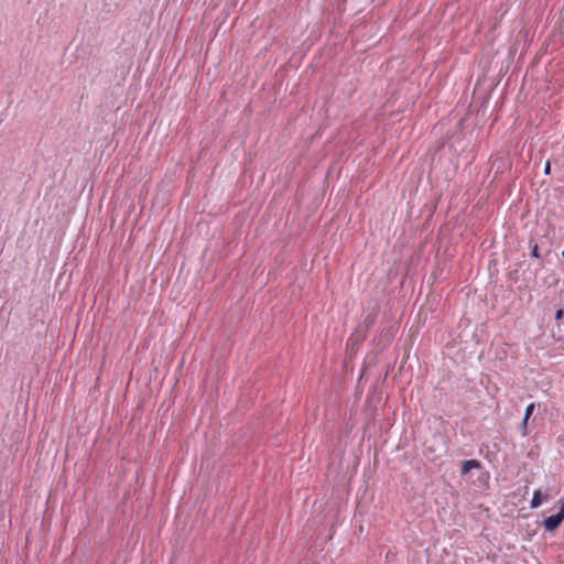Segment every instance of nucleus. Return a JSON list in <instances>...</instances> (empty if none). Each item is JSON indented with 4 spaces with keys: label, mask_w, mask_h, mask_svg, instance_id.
<instances>
[{
    "label": "nucleus",
    "mask_w": 564,
    "mask_h": 564,
    "mask_svg": "<svg viewBox=\"0 0 564 564\" xmlns=\"http://www.w3.org/2000/svg\"><path fill=\"white\" fill-rule=\"evenodd\" d=\"M471 465L473 464H468V460L462 462L460 475L465 476V475L469 474L471 470V468L469 466H471Z\"/></svg>",
    "instance_id": "7ed1b4c3"
},
{
    "label": "nucleus",
    "mask_w": 564,
    "mask_h": 564,
    "mask_svg": "<svg viewBox=\"0 0 564 564\" xmlns=\"http://www.w3.org/2000/svg\"><path fill=\"white\" fill-rule=\"evenodd\" d=\"M563 317H564V310H563V308H558V310L555 312V319H556V321H561Z\"/></svg>",
    "instance_id": "6e6552de"
},
{
    "label": "nucleus",
    "mask_w": 564,
    "mask_h": 564,
    "mask_svg": "<svg viewBox=\"0 0 564 564\" xmlns=\"http://www.w3.org/2000/svg\"><path fill=\"white\" fill-rule=\"evenodd\" d=\"M531 257L536 258V259H540V258H541V254H540V252H539V247H538V245H534V246L532 247V250H531Z\"/></svg>",
    "instance_id": "0eeeda50"
},
{
    "label": "nucleus",
    "mask_w": 564,
    "mask_h": 564,
    "mask_svg": "<svg viewBox=\"0 0 564 564\" xmlns=\"http://www.w3.org/2000/svg\"><path fill=\"white\" fill-rule=\"evenodd\" d=\"M468 464H473L471 466H469L471 469H481L482 468L481 463L477 459H468Z\"/></svg>",
    "instance_id": "423d86ee"
},
{
    "label": "nucleus",
    "mask_w": 564,
    "mask_h": 564,
    "mask_svg": "<svg viewBox=\"0 0 564 564\" xmlns=\"http://www.w3.org/2000/svg\"><path fill=\"white\" fill-rule=\"evenodd\" d=\"M534 410H535V403H530L529 405H527L525 412H524V417H527V420H530Z\"/></svg>",
    "instance_id": "20e7f679"
},
{
    "label": "nucleus",
    "mask_w": 564,
    "mask_h": 564,
    "mask_svg": "<svg viewBox=\"0 0 564 564\" xmlns=\"http://www.w3.org/2000/svg\"><path fill=\"white\" fill-rule=\"evenodd\" d=\"M528 422L529 420H527V417H523L522 422L520 423V431L522 436L528 435Z\"/></svg>",
    "instance_id": "39448f33"
},
{
    "label": "nucleus",
    "mask_w": 564,
    "mask_h": 564,
    "mask_svg": "<svg viewBox=\"0 0 564 564\" xmlns=\"http://www.w3.org/2000/svg\"><path fill=\"white\" fill-rule=\"evenodd\" d=\"M562 256H563V258H564V249H563Z\"/></svg>",
    "instance_id": "f8f14e48"
},
{
    "label": "nucleus",
    "mask_w": 564,
    "mask_h": 564,
    "mask_svg": "<svg viewBox=\"0 0 564 564\" xmlns=\"http://www.w3.org/2000/svg\"><path fill=\"white\" fill-rule=\"evenodd\" d=\"M544 174L545 175H550L551 174V162L547 161L545 166H544Z\"/></svg>",
    "instance_id": "9d476101"
},
{
    "label": "nucleus",
    "mask_w": 564,
    "mask_h": 564,
    "mask_svg": "<svg viewBox=\"0 0 564 564\" xmlns=\"http://www.w3.org/2000/svg\"><path fill=\"white\" fill-rule=\"evenodd\" d=\"M544 500V496L540 489L535 490L532 497V500L530 502V507L532 509H535L542 505Z\"/></svg>",
    "instance_id": "f03ea898"
},
{
    "label": "nucleus",
    "mask_w": 564,
    "mask_h": 564,
    "mask_svg": "<svg viewBox=\"0 0 564 564\" xmlns=\"http://www.w3.org/2000/svg\"><path fill=\"white\" fill-rule=\"evenodd\" d=\"M365 322L367 324V327H369L370 325H372L375 323V317L371 315H368L367 318L365 319Z\"/></svg>",
    "instance_id": "1a4fd4ad"
},
{
    "label": "nucleus",
    "mask_w": 564,
    "mask_h": 564,
    "mask_svg": "<svg viewBox=\"0 0 564 564\" xmlns=\"http://www.w3.org/2000/svg\"><path fill=\"white\" fill-rule=\"evenodd\" d=\"M557 513L561 516V518H563V519H564V501L562 502V505H561L560 510H558V512H557Z\"/></svg>",
    "instance_id": "9b49d317"
},
{
    "label": "nucleus",
    "mask_w": 564,
    "mask_h": 564,
    "mask_svg": "<svg viewBox=\"0 0 564 564\" xmlns=\"http://www.w3.org/2000/svg\"><path fill=\"white\" fill-rule=\"evenodd\" d=\"M563 521H564V519L561 518V516L558 513H555V514L544 518L542 525L545 529V531L554 532L555 530H557L560 528V525L562 524Z\"/></svg>",
    "instance_id": "f257e3e1"
}]
</instances>
